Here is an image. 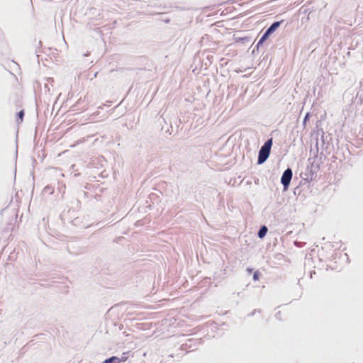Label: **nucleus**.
Here are the masks:
<instances>
[{
  "label": "nucleus",
  "mask_w": 363,
  "mask_h": 363,
  "mask_svg": "<svg viewBox=\"0 0 363 363\" xmlns=\"http://www.w3.org/2000/svg\"><path fill=\"white\" fill-rule=\"evenodd\" d=\"M272 146V138L267 140L261 147L257 159V164H263L269 157Z\"/></svg>",
  "instance_id": "obj_1"
},
{
  "label": "nucleus",
  "mask_w": 363,
  "mask_h": 363,
  "mask_svg": "<svg viewBox=\"0 0 363 363\" xmlns=\"http://www.w3.org/2000/svg\"><path fill=\"white\" fill-rule=\"evenodd\" d=\"M293 172L291 169L287 168L282 174L281 183L284 186V189L287 190L291 181Z\"/></svg>",
  "instance_id": "obj_2"
},
{
  "label": "nucleus",
  "mask_w": 363,
  "mask_h": 363,
  "mask_svg": "<svg viewBox=\"0 0 363 363\" xmlns=\"http://www.w3.org/2000/svg\"><path fill=\"white\" fill-rule=\"evenodd\" d=\"M313 165L311 164V167H310V172H311V174H308V172L306 171V172H302L301 174V177L304 179V180H306L308 182L309 181H312L314 178V173L313 172Z\"/></svg>",
  "instance_id": "obj_3"
},
{
  "label": "nucleus",
  "mask_w": 363,
  "mask_h": 363,
  "mask_svg": "<svg viewBox=\"0 0 363 363\" xmlns=\"http://www.w3.org/2000/svg\"><path fill=\"white\" fill-rule=\"evenodd\" d=\"M280 21H275L267 30L269 33L272 34L280 26Z\"/></svg>",
  "instance_id": "obj_4"
},
{
  "label": "nucleus",
  "mask_w": 363,
  "mask_h": 363,
  "mask_svg": "<svg viewBox=\"0 0 363 363\" xmlns=\"http://www.w3.org/2000/svg\"><path fill=\"white\" fill-rule=\"evenodd\" d=\"M270 35L272 34L267 30L258 41L257 47L258 48L259 45H261L269 37Z\"/></svg>",
  "instance_id": "obj_5"
},
{
  "label": "nucleus",
  "mask_w": 363,
  "mask_h": 363,
  "mask_svg": "<svg viewBox=\"0 0 363 363\" xmlns=\"http://www.w3.org/2000/svg\"><path fill=\"white\" fill-rule=\"evenodd\" d=\"M267 231H268V229L265 225L261 226V228H259L258 233H257L258 237L259 238H263L266 235Z\"/></svg>",
  "instance_id": "obj_6"
},
{
  "label": "nucleus",
  "mask_w": 363,
  "mask_h": 363,
  "mask_svg": "<svg viewBox=\"0 0 363 363\" xmlns=\"http://www.w3.org/2000/svg\"><path fill=\"white\" fill-rule=\"evenodd\" d=\"M120 359L119 358L116 357H111L108 359H106L105 361H104L103 363H119Z\"/></svg>",
  "instance_id": "obj_7"
},
{
  "label": "nucleus",
  "mask_w": 363,
  "mask_h": 363,
  "mask_svg": "<svg viewBox=\"0 0 363 363\" xmlns=\"http://www.w3.org/2000/svg\"><path fill=\"white\" fill-rule=\"evenodd\" d=\"M310 113H307L303 118V125H306V121L309 119Z\"/></svg>",
  "instance_id": "obj_8"
},
{
  "label": "nucleus",
  "mask_w": 363,
  "mask_h": 363,
  "mask_svg": "<svg viewBox=\"0 0 363 363\" xmlns=\"http://www.w3.org/2000/svg\"><path fill=\"white\" fill-rule=\"evenodd\" d=\"M259 274L258 272H255L253 274V279L257 280L259 279Z\"/></svg>",
  "instance_id": "obj_9"
},
{
  "label": "nucleus",
  "mask_w": 363,
  "mask_h": 363,
  "mask_svg": "<svg viewBox=\"0 0 363 363\" xmlns=\"http://www.w3.org/2000/svg\"><path fill=\"white\" fill-rule=\"evenodd\" d=\"M18 117H19L21 120H23V116H24V112H23V111H21L18 113Z\"/></svg>",
  "instance_id": "obj_10"
},
{
  "label": "nucleus",
  "mask_w": 363,
  "mask_h": 363,
  "mask_svg": "<svg viewBox=\"0 0 363 363\" xmlns=\"http://www.w3.org/2000/svg\"><path fill=\"white\" fill-rule=\"evenodd\" d=\"M310 167H311V166H308L306 168V171L308 172V174H311Z\"/></svg>",
  "instance_id": "obj_11"
}]
</instances>
